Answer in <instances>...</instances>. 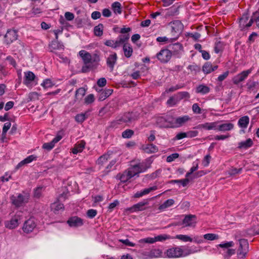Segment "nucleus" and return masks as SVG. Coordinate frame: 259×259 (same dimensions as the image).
<instances>
[{
  "instance_id": "obj_1",
  "label": "nucleus",
  "mask_w": 259,
  "mask_h": 259,
  "mask_svg": "<svg viewBox=\"0 0 259 259\" xmlns=\"http://www.w3.org/2000/svg\"><path fill=\"white\" fill-rule=\"evenodd\" d=\"M172 53L167 49H162L156 54V57L161 63H166L171 59Z\"/></svg>"
},
{
  "instance_id": "obj_2",
  "label": "nucleus",
  "mask_w": 259,
  "mask_h": 259,
  "mask_svg": "<svg viewBox=\"0 0 259 259\" xmlns=\"http://www.w3.org/2000/svg\"><path fill=\"white\" fill-rule=\"evenodd\" d=\"M139 118V115L134 112H127L124 114L116 120L118 124L121 123L132 122Z\"/></svg>"
},
{
  "instance_id": "obj_3",
  "label": "nucleus",
  "mask_w": 259,
  "mask_h": 259,
  "mask_svg": "<svg viewBox=\"0 0 259 259\" xmlns=\"http://www.w3.org/2000/svg\"><path fill=\"white\" fill-rule=\"evenodd\" d=\"M248 251V243L247 240L242 239L239 240V246L237 250L238 255L241 257H245Z\"/></svg>"
},
{
  "instance_id": "obj_4",
  "label": "nucleus",
  "mask_w": 259,
  "mask_h": 259,
  "mask_svg": "<svg viewBox=\"0 0 259 259\" xmlns=\"http://www.w3.org/2000/svg\"><path fill=\"white\" fill-rule=\"evenodd\" d=\"M169 25L171 27L173 37H175L176 35L179 36L183 29V25L179 20H175L169 23Z\"/></svg>"
},
{
  "instance_id": "obj_5",
  "label": "nucleus",
  "mask_w": 259,
  "mask_h": 259,
  "mask_svg": "<svg viewBox=\"0 0 259 259\" xmlns=\"http://www.w3.org/2000/svg\"><path fill=\"white\" fill-rule=\"evenodd\" d=\"M30 199V193L28 191H23L17 196V207L23 206L27 203Z\"/></svg>"
},
{
  "instance_id": "obj_6",
  "label": "nucleus",
  "mask_w": 259,
  "mask_h": 259,
  "mask_svg": "<svg viewBox=\"0 0 259 259\" xmlns=\"http://www.w3.org/2000/svg\"><path fill=\"white\" fill-rule=\"evenodd\" d=\"M251 71L252 69L250 68L247 70L243 71L240 73L235 76L232 78V81L233 83L236 85L239 84L241 82L244 81L247 77Z\"/></svg>"
},
{
  "instance_id": "obj_7",
  "label": "nucleus",
  "mask_w": 259,
  "mask_h": 259,
  "mask_svg": "<svg viewBox=\"0 0 259 259\" xmlns=\"http://www.w3.org/2000/svg\"><path fill=\"white\" fill-rule=\"evenodd\" d=\"M36 221L34 218H30L26 221L23 226V230L26 233L32 232L36 227Z\"/></svg>"
},
{
  "instance_id": "obj_8",
  "label": "nucleus",
  "mask_w": 259,
  "mask_h": 259,
  "mask_svg": "<svg viewBox=\"0 0 259 259\" xmlns=\"http://www.w3.org/2000/svg\"><path fill=\"white\" fill-rule=\"evenodd\" d=\"M249 19V16L248 14H243L242 16L239 19V26L241 29L242 30L245 28H248L250 27L253 23L252 16L249 22L247 21Z\"/></svg>"
},
{
  "instance_id": "obj_9",
  "label": "nucleus",
  "mask_w": 259,
  "mask_h": 259,
  "mask_svg": "<svg viewBox=\"0 0 259 259\" xmlns=\"http://www.w3.org/2000/svg\"><path fill=\"white\" fill-rule=\"evenodd\" d=\"M183 250L179 247H172L167 250V256L169 257H179L183 255Z\"/></svg>"
},
{
  "instance_id": "obj_10",
  "label": "nucleus",
  "mask_w": 259,
  "mask_h": 259,
  "mask_svg": "<svg viewBox=\"0 0 259 259\" xmlns=\"http://www.w3.org/2000/svg\"><path fill=\"white\" fill-rule=\"evenodd\" d=\"M61 134H63V132L61 131L59 132L57 136L51 142L44 143L42 145V148L47 150H50L53 149L55 144L62 138V135Z\"/></svg>"
},
{
  "instance_id": "obj_11",
  "label": "nucleus",
  "mask_w": 259,
  "mask_h": 259,
  "mask_svg": "<svg viewBox=\"0 0 259 259\" xmlns=\"http://www.w3.org/2000/svg\"><path fill=\"white\" fill-rule=\"evenodd\" d=\"M67 223L71 227H78L83 225V220L77 217H73L70 218Z\"/></svg>"
},
{
  "instance_id": "obj_12",
  "label": "nucleus",
  "mask_w": 259,
  "mask_h": 259,
  "mask_svg": "<svg viewBox=\"0 0 259 259\" xmlns=\"http://www.w3.org/2000/svg\"><path fill=\"white\" fill-rule=\"evenodd\" d=\"M5 41L10 44L16 40V31L14 29L8 30L5 35Z\"/></svg>"
},
{
  "instance_id": "obj_13",
  "label": "nucleus",
  "mask_w": 259,
  "mask_h": 259,
  "mask_svg": "<svg viewBox=\"0 0 259 259\" xmlns=\"http://www.w3.org/2000/svg\"><path fill=\"white\" fill-rule=\"evenodd\" d=\"M220 121H215L213 122H206L203 124H199L196 128L198 129H204L206 130H217V124Z\"/></svg>"
},
{
  "instance_id": "obj_14",
  "label": "nucleus",
  "mask_w": 259,
  "mask_h": 259,
  "mask_svg": "<svg viewBox=\"0 0 259 259\" xmlns=\"http://www.w3.org/2000/svg\"><path fill=\"white\" fill-rule=\"evenodd\" d=\"M148 204V202L147 200L140 202L134 205L131 207L126 209V211L128 210L131 212H135L144 210L146 209V208L144 207V206L147 205Z\"/></svg>"
},
{
  "instance_id": "obj_15",
  "label": "nucleus",
  "mask_w": 259,
  "mask_h": 259,
  "mask_svg": "<svg viewBox=\"0 0 259 259\" xmlns=\"http://www.w3.org/2000/svg\"><path fill=\"white\" fill-rule=\"evenodd\" d=\"M135 176V173L132 168H130L128 170H125L120 175L119 179L121 182L125 183Z\"/></svg>"
},
{
  "instance_id": "obj_16",
  "label": "nucleus",
  "mask_w": 259,
  "mask_h": 259,
  "mask_svg": "<svg viewBox=\"0 0 259 259\" xmlns=\"http://www.w3.org/2000/svg\"><path fill=\"white\" fill-rule=\"evenodd\" d=\"M82 60L84 64H90L91 63L99 62L100 58L96 54H95L93 57H92L91 54L88 53L83 56V58Z\"/></svg>"
},
{
  "instance_id": "obj_17",
  "label": "nucleus",
  "mask_w": 259,
  "mask_h": 259,
  "mask_svg": "<svg viewBox=\"0 0 259 259\" xmlns=\"http://www.w3.org/2000/svg\"><path fill=\"white\" fill-rule=\"evenodd\" d=\"M149 167V165H148L147 164L144 163H140L134 165L131 168L134 171V173H135V175H137L141 172L144 171Z\"/></svg>"
},
{
  "instance_id": "obj_18",
  "label": "nucleus",
  "mask_w": 259,
  "mask_h": 259,
  "mask_svg": "<svg viewBox=\"0 0 259 259\" xmlns=\"http://www.w3.org/2000/svg\"><path fill=\"white\" fill-rule=\"evenodd\" d=\"M49 48L51 52H55L56 50H63L64 46L58 41L57 40H53L49 45Z\"/></svg>"
},
{
  "instance_id": "obj_19",
  "label": "nucleus",
  "mask_w": 259,
  "mask_h": 259,
  "mask_svg": "<svg viewBox=\"0 0 259 259\" xmlns=\"http://www.w3.org/2000/svg\"><path fill=\"white\" fill-rule=\"evenodd\" d=\"M234 127L233 124L231 123H223L221 124H217V130L221 132L229 131L232 130Z\"/></svg>"
},
{
  "instance_id": "obj_20",
  "label": "nucleus",
  "mask_w": 259,
  "mask_h": 259,
  "mask_svg": "<svg viewBox=\"0 0 259 259\" xmlns=\"http://www.w3.org/2000/svg\"><path fill=\"white\" fill-rule=\"evenodd\" d=\"M35 75L31 71H28L25 73V78L23 82L26 85H28L32 81L34 80Z\"/></svg>"
},
{
  "instance_id": "obj_21",
  "label": "nucleus",
  "mask_w": 259,
  "mask_h": 259,
  "mask_svg": "<svg viewBox=\"0 0 259 259\" xmlns=\"http://www.w3.org/2000/svg\"><path fill=\"white\" fill-rule=\"evenodd\" d=\"M183 48L182 46L179 43H175L168 46V50L171 51L172 55L177 54Z\"/></svg>"
},
{
  "instance_id": "obj_22",
  "label": "nucleus",
  "mask_w": 259,
  "mask_h": 259,
  "mask_svg": "<svg viewBox=\"0 0 259 259\" xmlns=\"http://www.w3.org/2000/svg\"><path fill=\"white\" fill-rule=\"evenodd\" d=\"M5 227L10 229H13L16 227V215L15 214L12 215V218L10 221H7L5 222Z\"/></svg>"
},
{
  "instance_id": "obj_23",
  "label": "nucleus",
  "mask_w": 259,
  "mask_h": 259,
  "mask_svg": "<svg viewBox=\"0 0 259 259\" xmlns=\"http://www.w3.org/2000/svg\"><path fill=\"white\" fill-rule=\"evenodd\" d=\"M37 158V156L34 155H31L21 161L17 164V169L20 167H22L27 164L31 162L33 160H35Z\"/></svg>"
},
{
  "instance_id": "obj_24",
  "label": "nucleus",
  "mask_w": 259,
  "mask_h": 259,
  "mask_svg": "<svg viewBox=\"0 0 259 259\" xmlns=\"http://www.w3.org/2000/svg\"><path fill=\"white\" fill-rule=\"evenodd\" d=\"M218 66L217 65L212 66L209 62H206L204 64L202 67V70L205 73H209L212 71L216 70Z\"/></svg>"
},
{
  "instance_id": "obj_25",
  "label": "nucleus",
  "mask_w": 259,
  "mask_h": 259,
  "mask_svg": "<svg viewBox=\"0 0 259 259\" xmlns=\"http://www.w3.org/2000/svg\"><path fill=\"white\" fill-rule=\"evenodd\" d=\"M117 58L116 54L114 53L113 54L110 55L107 59V64L111 69V70H113L114 68Z\"/></svg>"
},
{
  "instance_id": "obj_26",
  "label": "nucleus",
  "mask_w": 259,
  "mask_h": 259,
  "mask_svg": "<svg viewBox=\"0 0 259 259\" xmlns=\"http://www.w3.org/2000/svg\"><path fill=\"white\" fill-rule=\"evenodd\" d=\"M196 217L194 215L189 214L186 215L183 221V224H185V226H191L193 224H195V222L194 221V219Z\"/></svg>"
},
{
  "instance_id": "obj_27",
  "label": "nucleus",
  "mask_w": 259,
  "mask_h": 259,
  "mask_svg": "<svg viewBox=\"0 0 259 259\" xmlns=\"http://www.w3.org/2000/svg\"><path fill=\"white\" fill-rule=\"evenodd\" d=\"M179 7L172 6L166 10L165 13V17H170L175 16L178 14L179 12Z\"/></svg>"
},
{
  "instance_id": "obj_28",
  "label": "nucleus",
  "mask_w": 259,
  "mask_h": 259,
  "mask_svg": "<svg viewBox=\"0 0 259 259\" xmlns=\"http://www.w3.org/2000/svg\"><path fill=\"white\" fill-rule=\"evenodd\" d=\"M112 93L113 90L112 89H106L101 91L99 95V100L103 101L105 100L107 97L111 95Z\"/></svg>"
},
{
  "instance_id": "obj_29",
  "label": "nucleus",
  "mask_w": 259,
  "mask_h": 259,
  "mask_svg": "<svg viewBox=\"0 0 259 259\" xmlns=\"http://www.w3.org/2000/svg\"><path fill=\"white\" fill-rule=\"evenodd\" d=\"M111 9L116 15L121 14L122 13L121 5L119 2H114L111 5Z\"/></svg>"
},
{
  "instance_id": "obj_30",
  "label": "nucleus",
  "mask_w": 259,
  "mask_h": 259,
  "mask_svg": "<svg viewBox=\"0 0 259 259\" xmlns=\"http://www.w3.org/2000/svg\"><path fill=\"white\" fill-rule=\"evenodd\" d=\"M249 122V118L247 116H244L241 117L239 120L238 124L241 128H245L247 127Z\"/></svg>"
},
{
  "instance_id": "obj_31",
  "label": "nucleus",
  "mask_w": 259,
  "mask_h": 259,
  "mask_svg": "<svg viewBox=\"0 0 259 259\" xmlns=\"http://www.w3.org/2000/svg\"><path fill=\"white\" fill-rule=\"evenodd\" d=\"M85 144V142L82 141L80 143L76 144L74 148L72 149V153L74 154H76L78 152H81L84 148Z\"/></svg>"
},
{
  "instance_id": "obj_32",
  "label": "nucleus",
  "mask_w": 259,
  "mask_h": 259,
  "mask_svg": "<svg viewBox=\"0 0 259 259\" xmlns=\"http://www.w3.org/2000/svg\"><path fill=\"white\" fill-rule=\"evenodd\" d=\"M190 118L188 116H184L177 118L175 120V124L177 126H181L183 125L185 122L189 120Z\"/></svg>"
},
{
  "instance_id": "obj_33",
  "label": "nucleus",
  "mask_w": 259,
  "mask_h": 259,
  "mask_svg": "<svg viewBox=\"0 0 259 259\" xmlns=\"http://www.w3.org/2000/svg\"><path fill=\"white\" fill-rule=\"evenodd\" d=\"M123 50L126 57L129 58L132 55L133 49L129 44H124L123 46Z\"/></svg>"
},
{
  "instance_id": "obj_34",
  "label": "nucleus",
  "mask_w": 259,
  "mask_h": 259,
  "mask_svg": "<svg viewBox=\"0 0 259 259\" xmlns=\"http://www.w3.org/2000/svg\"><path fill=\"white\" fill-rule=\"evenodd\" d=\"M145 151L147 153H152L158 151V148L153 144H147L144 148Z\"/></svg>"
},
{
  "instance_id": "obj_35",
  "label": "nucleus",
  "mask_w": 259,
  "mask_h": 259,
  "mask_svg": "<svg viewBox=\"0 0 259 259\" xmlns=\"http://www.w3.org/2000/svg\"><path fill=\"white\" fill-rule=\"evenodd\" d=\"M104 26L102 24L100 23L94 27V34L97 36H101L103 33Z\"/></svg>"
},
{
  "instance_id": "obj_36",
  "label": "nucleus",
  "mask_w": 259,
  "mask_h": 259,
  "mask_svg": "<svg viewBox=\"0 0 259 259\" xmlns=\"http://www.w3.org/2000/svg\"><path fill=\"white\" fill-rule=\"evenodd\" d=\"M253 144V142L250 139H248L244 142L239 143L238 148H248L250 147Z\"/></svg>"
},
{
  "instance_id": "obj_37",
  "label": "nucleus",
  "mask_w": 259,
  "mask_h": 259,
  "mask_svg": "<svg viewBox=\"0 0 259 259\" xmlns=\"http://www.w3.org/2000/svg\"><path fill=\"white\" fill-rule=\"evenodd\" d=\"M109 156L110 155L108 153L101 156L96 161V163L101 166L103 165L104 163L107 162L108 159L109 158Z\"/></svg>"
},
{
  "instance_id": "obj_38",
  "label": "nucleus",
  "mask_w": 259,
  "mask_h": 259,
  "mask_svg": "<svg viewBox=\"0 0 259 259\" xmlns=\"http://www.w3.org/2000/svg\"><path fill=\"white\" fill-rule=\"evenodd\" d=\"M128 39H129V34H123L119 35L116 41L118 43V45L120 47L123 44H124V42L126 41H127Z\"/></svg>"
},
{
  "instance_id": "obj_39",
  "label": "nucleus",
  "mask_w": 259,
  "mask_h": 259,
  "mask_svg": "<svg viewBox=\"0 0 259 259\" xmlns=\"http://www.w3.org/2000/svg\"><path fill=\"white\" fill-rule=\"evenodd\" d=\"M178 38V35H176L175 37H167L166 36L163 37H158L156 39L158 42H167V41H172L173 40H176Z\"/></svg>"
},
{
  "instance_id": "obj_40",
  "label": "nucleus",
  "mask_w": 259,
  "mask_h": 259,
  "mask_svg": "<svg viewBox=\"0 0 259 259\" xmlns=\"http://www.w3.org/2000/svg\"><path fill=\"white\" fill-rule=\"evenodd\" d=\"M174 200L172 199H168L165 201L163 204L159 206V210H163L174 204Z\"/></svg>"
},
{
  "instance_id": "obj_41",
  "label": "nucleus",
  "mask_w": 259,
  "mask_h": 259,
  "mask_svg": "<svg viewBox=\"0 0 259 259\" xmlns=\"http://www.w3.org/2000/svg\"><path fill=\"white\" fill-rule=\"evenodd\" d=\"M209 88L205 85H200L196 89V92L198 93H201L205 94L209 92Z\"/></svg>"
},
{
  "instance_id": "obj_42",
  "label": "nucleus",
  "mask_w": 259,
  "mask_h": 259,
  "mask_svg": "<svg viewBox=\"0 0 259 259\" xmlns=\"http://www.w3.org/2000/svg\"><path fill=\"white\" fill-rule=\"evenodd\" d=\"M51 208L54 210V212L57 213L59 210L64 209V205L62 203L55 202L52 204Z\"/></svg>"
},
{
  "instance_id": "obj_43",
  "label": "nucleus",
  "mask_w": 259,
  "mask_h": 259,
  "mask_svg": "<svg viewBox=\"0 0 259 259\" xmlns=\"http://www.w3.org/2000/svg\"><path fill=\"white\" fill-rule=\"evenodd\" d=\"M191 178H185L182 180H174L171 181V183H181L183 187H185L190 180H192Z\"/></svg>"
},
{
  "instance_id": "obj_44",
  "label": "nucleus",
  "mask_w": 259,
  "mask_h": 259,
  "mask_svg": "<svg viewBox=\"0 0 259 259\" xmlns=\"http://www.w3.org/2000/svg\"><path fill=\"white\" fill-rule=\"evenodd\" d=\"M44 190V187L39 186L37 187L34 190L33 196L36 198H39L41 196V193Z\"/></svg>"
},
{
  "instance_id": "obj_45",
  "label": "nucleus",
  "mask_w": 259,
  "mask_h": 259,
  "mask_svg": "<svg viewBox=\"0 0 259 259\" xmlns=\"http://www.w3.org/2000/svg\"><path fill=\"white\" fill-rule=\"evenodd\" d=\"M104 44L108 47H110L112 48L116 49L117 47H119L118 43L117 42V41H114L113 40H107L105 41Z\"/></svg>"
},
{
  "instance_id": "obj_46",
  "label": "nucleus",
  "mask_w": 259,
  "mask_h": 259,
  "mask_svg": "<svg viewBox=\"0 0 259 259\" xmlns=\"http://www.w3.org/2000/svg\"><path fill=\"white\" fill-rule=\"evenodd\" d=\"M175 238L181 240L184 242H192L193 241L192 238L185 235H177L176 236Z\"/></svg>"
},
{
  "instance_id": "obj_47",
  "label": "nucleus",
  "mask_w": 259,
  "mask_h": 259,
  "mask_svg": "<svg viewBox=\"0 0 259 259\" xmlns=\"http://www.w3.org/2000/svg\"><path fill=\"white\" fill-rule=\"evenodd\" d=\"M87 117V112L79 114L75 116V120L78 122H82Z\"/></svg>"
},
{
  "instance_id": "obj_48",
  "label": "nucleus",
  "mask_w": 259,
  "mask_h": 259,
  "mask_svg": "<svg viewBox=\"0 0 259 259\" xmlns=\"http://www.w3.org/2000/svg\"><path fill=\"white\" fill-rule=\"evenodd\" d=\"M85 90L83 88H80L77 90L75 94L76 99H81L85 95Z\"/></svg>"
},
{
  "instance_id": "obj_49",
  "label": "nucleus",
  "mask_w": 259,
  "mask_h": 259,
  "mask_svg": "<svg viewBox=\"0 0 259 259\" xmlns=\"http://www.w3.org/2000/svg\"><path fill=\"white\" fill-rule=\"evenodd\" d=\"M134 134V131L127 129L122 133V137L124 138H130Z\"/></svg>"
},
{
  "instance_id": "obj_50",
  "label": "nucleus",
  "mask_w": 259,
  "mask_h": 259,
  "mask_svg": "<svg viewBox=\"0 0 259 259\" xmlns=\"http://www.w3.org/2000/svg\"><path fill=\"white\" fill-rule=\"evenodd\" d=\"M177 97L179 100H182L183 99H188L190 98V94L187 92H179L177 94Z\"/></svg>"
},
{
  "instance_id": "obj_51",
  "label": "nucleus",
  "mask_w": 259,
  "mask_h": 259,
  "mask_svg": "<svg viewBox=\"0 0 259 259\" xmlns=\"http://www.w3.org/2000/svg\"><path fill=\"white\" fill-rule=\"evenodd\" d=\"M203 237L204 239L208 240H217L219 238L218 235L214 234H206L204 235Z\"/></svg>"
},
{
  "instance_id": "obj_52",
  "label": "nucleus",
  "mask_w": 259,
  "mask_h": 259,
  "mask_svg": "<svg viewBox=\"0 0 259 259\" xmlns=\"http://www.w3.org/2000/svg\"><path fill=\"white\" fill-rule=\"evenodd\" d=\"M223 44L221 41L217 42L215 45L214 51L216 53L221 52L223 50Z\"/></svg>"
},
{
  "instance_id": "obj_53",
  "label": "nucleus",
  "mask_w": 259,
  "mask_h": 259,
  "mask_svg": "<svg viewBox=\"0 0 259 259\" xmlns=\"http://www.w3.org/2000/svg\"><path fill=\"white\" fill-rule=\"evenodd\" d=\"M170 238V237L169 235L163 234L160 235L155 237V239L156 240V242L157 241H163L166 240V239H169Z\"/></svg>"
},
{
  "instance_id": "obj_54",
  "label": "nucleus",
  "mask_w": 259,
  "mask_h": 259,
  "mask_svg": "<svg viewBox=\"0 0 259 259\" xmlns=\"http://www.w3.org/2000/svg\"><path fill=\"white\" fill-rule=\"evenodd\" d=\"M69 192L67 190L63 191L58 197V201H63L66 200L68 197Z\"/></svg>"
},
{
  "instance_id": "obj_55",
  "label": "nucleus",
  "mask_w": 259,
  "mask_h": 259,
  "mask_svg": "<svg viewBox=\"0 0 259 259\" xmlns=\"http://www.w3.org/2000/svg\"><path fill=\"white\" fill-rule=\"evenodd\" d=\"M253 23L255 22L257 26L259 28V12L255 11L252 14Z\"/></svg>"
},
{
  "instance_id": "obj_56",
  "label": "nucleus",
  "mask_w": 259,
  "mask_h": 259,
  "mask_svg": "<svg viewBox=\"0 0 259 259\" xmlns=\"http://www.w3.org/2000/svg\"><path fill=\"white\" fill-rule=\"evenodd\" d=\"M11 126V123L10 122H7L5 123L3 128V133L2 136H5L7 131L10 129Z\"/></svg>"
},
{
  "instance_id": "obj_57",
  "label": "nucleus",
  "mask_w": 259,
  "mask_h": 259,
  "mask_svg": "<svg viewBox=\"0 0 259 259\" xmlns=\"http://www.w3.org/2000/svg\"><path fill=\"white\" fill-rule=\"evenodd\" d=\"M97 214V211L95 209H91L87 211V216L90 218H94Z\"/></svg>"
},
{
  "instance_id": "obj_58",
  "label": "nucleus",
  "mask_w": 259,
  "mask_h": 259,
  "mask_svg": "<svg viewBox=\"0 0 259 259\" xmlns=\"http://www.w3.org/2000/svg\"><path fill=\"white\" fill-rule=\"evenodd\" d=\"M114 104L109 103L108 105H106L105 107L103 108L100 111V113H101L102 111H113Z\"/></svg>"
},
{
  "instance_id": "obj_59",
  "label": "nucleus",
  "mask_w": 259,
  "mask_h": 259,
  "mask_svg": "<svg viewBox=\"0 0 259 259\" xmlns=\"http://www.w3.org/2000/svg\"><path fill=\"white\" fill-rule=\"evenodd\" d=\"M179 156V155L178 153H173L167 157L166 161L168 162H171L172 161H174L175 159L178 158Z\"/></svg>"
},
{
  "instance_id": "obj_60",
  "label": "nucleus",
  "mask_w": 259,
  "mask_h": 259,
  "mask_svg": "<svg viewBox=\"0 0 259 259\" xmlns=\"http://www.w3.org/2000/svg\"><path fill=\"white\" fill-rule=\"evenodd\" d=\"M157 189V187L156 186H154L153 187H150L149 188L145 189L142 191L143 195H147L149 194L150 192L153 191H155Z\"/></svg>"
},
{
  "instance_id": "obj_61",
  "label": "nucleus",
  "mask_w": 259,
  "mask_h": 259,
  "mask_svg": "<svg viewBox=\"0 0 259 259\" xmlns=\"http://www.w3.org/2000/svg\"><path fill=\"white\" fill-rule=\"evenodd\" d=\"M84 100H85V103L86 104H91L94 101V100H95L94 96L93 94H90L85 98Z\"/></svg>"
},
{
  "instance_id": "obj_62",
  "label": "nucleus",
  "mask_w": 259,
  "mask_h": 259,
  "mask_svg": "<svg viewBox=\"0 0 259 259\" xmlns=\"http://www.w3.org/2000/svg\"><path fill=\"white\" fill-rule=\"evenodd\" d=\"M192 110L196 114H200L201 113V108L199 107L198 104L195 103L192 106Z\"/></svg>"
},
{
  "instance_id": "obj_63",
  "label": "nucleus",
  "mask_w": 259,
  "mask_h": 259,
  "mask_svg": "<svg viewBox=\"0 0 259 259\" xmlns=\"http://www.w3.org/2000/svg\"><path fill=\"white\" fill-rule=\"evenodd\" d=\"M41 85L43 86L45 88H48L51 87L53 85V83L51 80L47 79L44 81L42 83H41Z\"/></svg>"
},
{
  "instance_id": "obj_64",
  "label": "nucleus",
  "mask_w": 259,
  "mask_h": 259,
  "mask_svg": "<svg viewBox=\"0 0 259 259\" xmlns=\"http://www.w3.org/2000/svg\"><path fill=\"white\" fill-rule=\"evenodd\" d=\"M211 158V156L209 155H207L205 156L203 160L202 161V164L204 166H207L208 165L210 160Z\"/></svg>"
}]
</instances>
